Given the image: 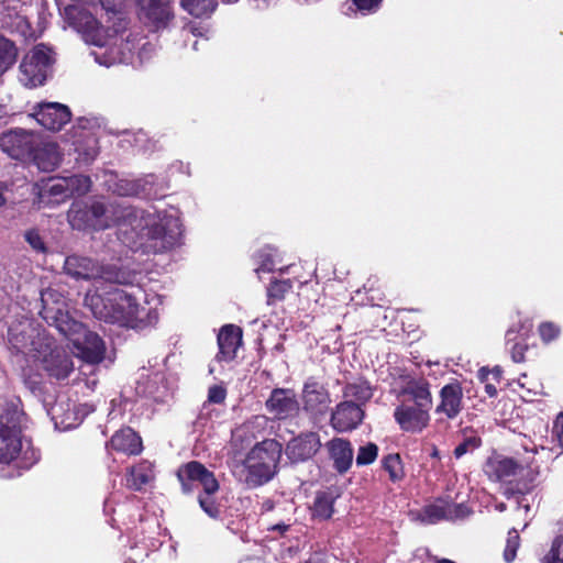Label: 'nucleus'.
I'll list each match as a JSON object with an SVG mask.
<instances>
[{
	"instance_id": "9",
	"label": "nucleus",
	"mask_w": 563,
	"mask_h": 563,
	"mask_svg": "<svg viewBox=\"0 0 563 563\" xmlns=\"http://www.w3.org/2000/svg\"><path fill=\"white\" fill-rule=\"evenodd\" d=\"M35 344V342H33ZM41 349L33 347L35 363H38L48 376L65 379L74 369L70 356L62 347L55 346L51 338H40L36 342Z\"/></svg>"
},
{
	"instance_id": "30",
	"label": "nucleus",
	"mask_w": 563,
	"mask_h": 563,
	"mask_svg": "<svg viewBox=\"0 0 563 563\" xmlns=\"http://www.w3.org/2000/svg\"><path fill=\"white\" fill-rule=\"evenodd\" d=\"M406 400L415 402V406L431 409L432 397L429 383L424 379H412L407 383L402 390Z\"/></svg>"
},
{
	"instance_id": "63",
	"label": "nucleus",
	"mask_w": 563,
	"mask_h": 563,
	"mask_svg": "<svg viewBox=\"0 0 563 563\" xmlns=\"http://www.w3.org/2000/svg\"><path fill=\"white\" fill-rule=\"evenodd\" d=\"M42 301H46L45 294L42 296Z\"/></svg>"
},
{
	"instance_id": "56",
	"label": "nucleus",
	"mask_w": 563,
	"mask_h": 563,
	"mask_svg": "<svg viewBox=\"0 0 563 563\" xmlns=\"http://www.w3.org/2000/svg\"><path fill=\"white\" fill-rule=\"evenodd\" d=\"M7 189V186L4 183L0 181V207L5 205V198L3 196L4 191Z\"/></svg>"
},
{
	"instance_id": "18",
	"label": "nucleus",
	"mask_w": 563,
	"mask_h": 563,
	"mask_svg": "<svg viewBox=\"0 0 563 563\" xmlns=\"http://www.w3.org/2000/svg\"><path fill=\"white\" fill-rule=\"evenodd\" d=\"M107 184L110 191L121 197L139 195L150 196L152 194L151 186L154 184V178L153 176H147L144 179H126L111 175Z\"/></svg>"
},
{
	"instance_id": "22",
	"label": "nucleus",
	"mask_w": 563,
	"mask_h": 563,
	"mask_svg": "<svg viewBox=\"0 0 563 563\" xmlns=\"http://www.w3.org/2000/svg\"><path fill=\"white\" fill-rule=\"evenodd\" d=\"M142 16L156 27L164 26L173 18L170 0H137Z\"/></svg>"
},
{
	"instance_id": "34",
	"label": "nucleus",
	"mask_w": 563,
	"mask_h": 563,
	"mask_svg": "<svg viewBox=\"0 0 563 563\" xmlns=\"http://www.w3.org/2000/svg\"><path fill=\"white\" fill-rule=\"evenodd\" d=\"M44 194H47L54 202H60L66 198L70 197L68 189L67 177H54L49 178L43 189Z\"/></svg>"
},
{
	"instance_id": "10",
	"label": "nucleus",
	"mask_w": 563,
	"mask_h": 563,
	"mask_svg": "<svg viewBox=\"0 0 563 563\" xmlns=\"http://www.w3.org/2000/svg\"><path fill=\"white\" fill-rule=\"evenodd\" d=\"M65 272L76 279H103L110 283L126 284L130 282L125 273L115 267H103L89 257L71 255L65 260Z\"/></svg>"
},
{
	"instance_id": "49",
	"label": "nucleus",
	"mask_w": 563,
	"mask_h": 563,
	"mask_svg": "<svg viewBox=\"0 0 563 563\" xmlns=\"http://www.w3.org/2000/svg\"><path fill=\"white\" fill-rule=\"evenodd\" d=\"M518 465L514 460L505 459L498 463L497 473L500 478L516 475L518 473Z\"/></svg>"
},
{
	"instance_id": "21",
	"label": "nucleus",
	"mask_w": 563,
	"mask_h": 563,
	"mask_svg": "<svg viewBox=\"0 0 563 563\" xmlns=\"http://www.w3.org/2000/svg\"><path fill=\"white\" fill-rule=\"evenodd\" d=\"M71 145L84 163L95 159L98 155L97 137L82 122L73 130Z\"/></svg>"
},
{
	"instance_id": "43",
	"label": "nucleus",
	"mask_w": 563,
	"mask_h": 563,
	"mask_svg": "<svg viewBox=\"0 0 563 563\" xmlns=\"http://www.w3.org/2000/svg\"><path fill=\"white\" fill-rule=\"evenodd\" d=\"M543 563H563V536H558L545 554Z\"/></svg>"
},
{
	"instance_id": "20",
	"label": "nucleus",
	"mask_w": 563,
	"mask_h": 563,
	"mask_svg": "<svg viewBox=\"0 0 563 563\" xmlns=\"http://www.w3.org/2000/svg\"><path fill=\"white\" fill-rule=\"evenodd\" d=\"M470 514V509L463 504H451L445 500H438L423 510L422 520L427 523H434L441 519H460Z\"/></svg>"
},
{
	"instance_id": "27",
	"label": "nucleus",
	"mask_w": 563,
	"mask_h": 563,
	"mask_svg": "<svg viewBox=\"0 0 563 563\" xmlns=\"http://www.w3.org/2000/svg\"><path fill=\"white\" fill-rule=\"evenodd\" d=\"M441 402L437 411L443 412L448 418L456 417L462 409L463 391L459 383H451L440 391Z\"/></svg>"
},
{
	"instance_id": "52",
	"label": "nucleus",
	"mask_w": 563,
	"mask_h": 563,
	"mask_svg": "<svg viewBox=\"0 0 563 563\" xmlns=\"http://www.w3.org/2000/svg\"><path fill=\"white\" fill-rule=\"evenodd\" d=\"M526 346L521 343H515L510 349L511 358L516 363H520L525 358Z\"/></svg>"
},
{
	"instance_id": "2",
	"label": "nucleus",
	"mask_w": 563,
	"mask_h": 563,
	"mask_svg": "<svg viewBox=\"0 0 563 563\" xmlns=\"http://www.w3.org/2000/svg\"><path fill=\"white\" fill-rule=\"evenodd\" d=\"M85 305L97 319L132 329H143L158 320L157 309L148 306V297L141 289L129 292L115 288L106 298L89 291Z\"/></svg>"
},
{
	"instance_id": "11",
	"label": "nucleus",
	"mask_w": 563,
	"mask_h": 563,
	"mask_svg": "<svg viewBox=\"0 0 563 563\" xmlns=\"http://www.w3.org/2000/svg\"><path fill=\"white\" fill-rule=\"evenodd\" d=\"M36 330L32 327L29 321H21L16 324H12L9 328L8 341L10 347L16 353L24 354L29 360L34 361V354L36 351H32L33 347L41 349L40 344H33L37 342L40 338H48L45 334L36 333Z\"/></svg>"
},
{
	"instance_id": "51",
	"label": "nucleus",
	"mask_w": 563,
	"mask_h": 563,
	"mask_svg": "<svg viewBox=\"0 0 563 563\" xmlns=\"http://www.w3.org/2000/svg\"><path fill=\"white\" fill-rule=\"evenodd\" d=\"M227 390L223 386L214 385L209 388L208 399L213 404H221L224 401Z\"/></svg>"
},
{
	"instance_id": "48",
	"label": "nucleus",
	"mask_w": 563,
	"mask_h": 563,
	"mask_svg": "<svg viewBox=\"0 0 563 563\" xmlns=\"http://www.w3.org/2000/svg\"><path fill=\"white\" fill-rule=\"evenodd\" d=\"M481 445V440L478 438L472 437L466 439L464 442L460 443L455 450L454 455L456 459L462 457L468 451H473Z\"/></svg>"
},
{
	"instance_id": "55",
	"label": "nucleus",
	"mask_w": 563,
	"mask_h": 563,
	"mask_svg": "<svg viewBox=\"0 0 563 563\" xmlns=\"http://www.w3.org/2000/svg\"><path fill=\"white\" fill-rule=\"evenodd\" d=\"M503 376V369L500 366H495L494 368L489 369V377L495 383H499Z\"/></svg>"
},
{
	"instance_id": "37",
	"label": "nucleus",
	"mask_w": 563,
	"mask_h": 563,
	"mask_svg": "<svg viewBox=\"0 0 563 563\" xmlns=\"http://www.w3.org/2000/svg\"><path fill=\"white\" fill-rule=\"evenodd\" d=\"M345 396L365 402L372 398L373 393L367 383L350 384L345 387Z\"/></svg>"
},
{
	"instance_id": "33",
	"label": "nucleus",
	"mask_w": 563,
	"mask_h": 563,
	"mask_svg": "<svg viewBox=\"0 0 563 563\" xmlns=\"http://www.w3.org/2000/svg\"><path fill=\"white\" fill-rule=\"evenodd\" d=\"M333 501L334 498L331 494L318 493L311 507L312 516L321 520L329 519L333 514Z\"/></svg>"
},
{
	"instance_id": "32",
	"label": "nucleus",
	"mask_w": 563,
	"mask_h": 563,
	"mask_svg": "<svg viewBox=\"0 0 563 563\" xmlns=\"http://www.w3.org/2000/svg\"><path fill=\"white\" fill-rule=\"evenodd\" d=\"M184 10L189 14L201 18L210 15L217 8V0H180Z\"/></svg>"
},
{
	"instance_id": "16",
	"label": "nucleus",
	"mask_w": 563,
	"mask_h": 563,
	"mask_svg": "<svg viewBox=\"0 0 563 563\" xmlns=\"http://www.w3.org/2000/svg\"><path fill=\"white\" fill-rule=\"evenodd\" d=\"M364 412L360 405L343 401L335 407L331 416V424L338 432L355 429L363 420Z\"/></svg>"
},
{
	"instance_id": "61",
	"label": "nucleus",
	"mask_w": 563,
	"mask_h": 563,
	"mask_svg": "<svg viewBox=\"0 0 563 563\" xmlns=\"http://www.w3.org/2000/svg\"><path fill=\"white\" fill-rule=\"evenodd\" d=\"M512 334V331H508L506 336H507V340L510 341V335Z\"/></svg>"
},
{
	"instance_id": "7",
	"label": "nucleus",
	"mask_w": 563,
	"mask_h": 563,
	"mask_svg": "<svg viewBox=\"0 0 563 563\" xmlns=\"http://www.w3.org/2000/svg\"><path fill=\"white\" fill-rule=\"evenodd\" d=\"M177 475L185 490H190L187 482H197L202 486L205 494L199 496V505L209 517L218 518L220 507L212 495L218 492L219 483L213 474L202 464L190 462L179 468Z\"/></svg>"
},
{
	"instance_id": "57",
	"label": "nucleus",
	"mask_w": 563,
	"mask_h": 563,
	"mask_svg": "<svg viewBox=\"0 0 563 563\" xmlns=\"http://www.w3.org/2000/svg\"><path fill=\"white\" fill-rule=\"evenodd\" d=\"M255 2L256 8L263 9L267 5H269L275 0H253Z\"/></svg>"
},
{
	"instance_id": "58",
	"label": "nucleus",
	"mask_w": 563,
	"mask_h": 563,
	"mask_svg": "<svg viewBox=\"0 0 563 563\" xmlns=\"http://www.w3.org/2000/svg\"><path fill=\"white\" fill-rule=\"evenodd\" d=\"M525 498H522L519 503H518V511H521V510H525V512H528L529 509H530V506L529 504L525 503Z\"/></svg>"
},
{
	"instance_id": "19",
	"label": "nucleus",
	"mask_w": 563,
	"mask_h": 563,
	"mask_svg": "<svg viewBox=\"0 0 563 563\" xmlns=\"http://www.w3.org/2000/svg\"><path fill=\"white\" fill-rule=\"evenodd\" d=\"M320 445V439L317 433H302L287 444L286 454L292 462L305 461L312 457L318 452Z\"/></svg>"
},
{
	"instance_id": "60",
	"label": "nucleus",
	"mask_w": 563,
	"mask_h": 563,
	"mask_svg": "<svg viewBox=\"0 0 563 563\" xmlns=\"http://www.w3.org/2000/svg\"><path fill=\"white\" fill-rule=\"evenodd\" d=\"M496 509L501 512L506 509V506H505V504L501 503V504L496 505Z\"/></svg>"
},
{
	"instance_id": "59",
	"label": "nucleus",
	"mask_w": 563,
	"mask_h": 563,
	"mask_svg": "<svg viewBox=\"0 0 563 563\" xmlns=\"http://www.w3.org/2000/svg\"><path fill=\"white\" fill-rule=\"evenodd\" d=\"M273 530H278L279 532H285L287 529H288V526L285 525V523H278V525H275L273 528Z\"/></svg>"
},
{
	"instance_id": "53",
	"label": "nucleus",
	"mask_w": 563,
	"mask_h": 563,
	"mask_svg": "<svg viewBox=\"0 0 563 563\" xmlns=\"http://www.w3.org/2000/svg\"><path fill=\"white\" fill-rule=\"evenodd\" d=\"M100 3L107 12L117 13L120 11L123 0H100Z\"/></svg>"
},
{
	"instance_id": "23",
	"label": "nucleus",
	"mask_w": 563,
	"mask_h": 563,
	"mask_svg": "<svg viewBox=\"0 0 563 563\" xmlns=\"http://www.w3.org/2000/svg\"><path fill=\"white\" fill-rule=\"evenodd\" d=\"M242 343V331L233 324L224 325L218 334L219 361H232Z\"/></svg>"
},
{
	"instance_id": "24",
	"label": "nucleus",
	"mask_w": 563,
	"mask_h": 563,
	"mask_svg": "<svg viewBox=\"0 0 563 563\" xmlns=\"http://www.w3.org/2000/svg\"><path fill=\"white\" fill-rule=\"evenodd\" d=\"M47 413L51 416L55 427L59 430H69L80 423V418L75 410V405L66 399H58L48 409Z\"/></svg>"
},
{
	"instance_id": "36",
	"label": "nucleus",
	"mask_w": 563,
	"mask_h": 563,
	"mask_svg": "<svg viewBox=\"0 0 563 563\" xmlns=\"http://www.w3.org/2000/svg\"><path fill=\"white\" fill-rule=\"evenodd\" d=\"M383 467L388 473L389 479L394 483L405 477V470L399 454H388L383 459Z\"/></svg>"
},
{
	"instance_id": "5",
	"label": "nucleus",
	"mask_w": 563,
	"mask_h": 563,
	"mask_svg": "<svg viewBox=\"0 0 563 563\" xmlns=\"http://www.w3.org/2000/svg\"><path fill=\"white\" fill-rule=\"evenodd\" d=\"M282 455V445L275 440L257 443L241 465H236L234 474L250 487L267 483L274 476Z\"/></svg>"
},
{
	"instance_id": "44",
	"label": "nucleus",
	"mask_w": 563,
	"mask_h": 563,
	"mask_svg": "<svg viewBox=\"0 0 563 563\" xmlns=\"http://www.w3.org/2000/svg\"><path fill=\"white\" fill-rule=\"evenodd\" d=\"M539 334L544 343H550L559 338L561 329L558 324L547 321L539 325Z\"/></svg>"
},
{
	"instance_id": "45",
	"label": "nucleus",
	"mask_w": 563,
	"mask_h": 563,
	"mask_svg": "<svg viewBox=\"0 0 563 563\" xmlns=\"http://www.w3.org/2000/svg\"><path fill=\"white\" fill-rule=\"evenodd\" d=\"M25 241L37 253H45L46 245L36 230H27L24 234Z\"/></svg>"
},
{
	"instance_id": "12",
	"label": "nucleus",
	"mask_w": 563,
	"mask_h": 563,
	"mask_svg": "<svg viewBox=\"0 0 563 563\" xmlns=\"http://www.w3.org/2000/svg\"><path fill=\"white\" fill-rule=\"evenodd\" d=\"M37 142V136L29 131L15 129L0 136V148L13 158L31 155Z\"/></svg>"
},
{
	"instance_id": "47",
	"label": "nucleus",
	"mask_w": 563,
	"mask_h": 563,
	"mask_svg": "<svg viewBox=\"0 0 563 563\" xmlns=\"http://www.w3.org/2000/svg\"><path fill=\"white\" fill-rule=\"evenodd\" d=\"M290 288V285L287 282H275L272 283L267 289L268 303H271L272 299H280L284 294Z\"/></svg>"
},
{
	"instance_id": "1",
	"label": "nucleus",
	"mask_w": 563,
	"mask_h": 563,
	"mask_svg": "<svg viewBox=\"0 0 563 563\" xmlns=\"http://www.w3.org/2000/svg\"><path fill=\"white\" fill-rule=\"evenodd\" d=\"M120 216L113 206L93 202L88 209L73 205L68 220L73 228L91 227L101 230L118 222V239L129 249L144 252H162L174 246L181 235L180 212L175 207L162 211H143L130 208L120 209Z\"/></svg>"
},
{
	"instance_id": "13",
	"label": "nucleus",
	"mask_w": 563,
	"mask_h": 563,
	"mask_svg": "<svg viewBox=\"0 0 563 563\" xmlns=\"http://www.w3.org/2000/svg\"><path fill=\"white\" fill-rule=\"evenodd\" d=\"M32 117L45 129L59 131L70 121L69 109L58 102H44L34 107Z\"/></svg>"
},
{
	"instance_id": "42",
	"label": "nucleus",
	"mask_w": 563,
	"mask_h": 563,
	"mask_svg": "<svg viewBox=\"0 0 563 563\" xmlns=\"http://www.w3.org/2000/svg\"><path fill=\"white\" fill-rule=\"evenodd\" d=\"M67 183L70 196L84 195L90 188V179L82 175L67 177Z\"/></svg>"
},
{
	"instance_id": "8",
	"label": "nucleus",
	"mask_w": 563,
	"mask_h": 563,
	"mask_svg": "<svg viewBox=\"0 0 563 563\" xmlns=\"http://www.w3.org/2000/svg\"><path fill=\"white\" fill-rule=\"evenodd\" d=\"M54 60V54L49 47L44 44L36 45L24 56L20 65V81L29 88L43 85Z\"/></svg>"
},
{
	"instance_id": "4",
	"label": "nucleus",
	"mask_w": 563,
	"mask_h": 563,
	"mask_svg": "<svg viewBox=\"0 0 563 563\" xmlns=\"http://www.w3.org/2000/svg\"><path fill=\"white\" fill-rule=\"evenodd\" d=\"M25 421L18 399L0 401V463L19 460L22 467H30L38 460V452L22 435Z\"/></svg>"
},
{
	"instance_id": "17",
	"label": "nucleus",
	"mask_w": 563,
	"mask_h": 563,
	"mask_svg": "<svg viewBox=\"0 0 563 563\" xmlns=\"http://www.w3.org/2000/svg\"><path fill=\"white\" fill-rule=\"evenodd\" d=\"M429 410L423 407L402 404L395 410V419L402 430L419 432L429 423Z\"/></svg>"
},
{
	"instance_id": "39",
	"label": "nucleus",
	"mask_w": 563,
	"mask_h": 563,
	"mask_svg": "<svg viewBox=\"0 0 563 563\" xmlns=\"http://www.w3.org/2000/svg\"><path fill=\"white\" fill-rule=\"evenodd\" d=\"M378 454V448L374 443H366L362 446H360L357 455H356V464L358 466H364L372 464L376 459Z\"/></svg>"
},
{
	"instance_id": "28",
	"label": "nucleus",
	"mask_w": 563,
	"mask_h": 563,
	"mask_svg": "<svg viewBox=\"0 0 563 563\" xmlns=\"http://www.w3.org/2000/svg\"><path fill=\"white\" fill-rule=\"evenodd\" d=\"M36 166L43 172L54 170L62 161V154L57 144L43 142L31 154Z\"/></svg>"
},
{
	"instance_id": "46",
	"label": "nucleus",
	"mask_w": 563,
	"mask_h": 563,
	"mask_svg": "<svg viewBox=\"0 0 563 563\" xmlns=\"http://www.w3.org/2000/svg\"><path fill=\"white\" fill-rule=\"evenodd\" d=\"M477 377L485 385V391L489 397L497 396V384L489 377V368L482 367L477 373Z\"/></svg>"
},
{
	"instance_id": "35",
	"label": "nucleus",
	"mask_w": 563,
	"mask_h": 563,
	"mask_svg": "<svg viewBox=\"0 0 563 563\" xmlns=\"http://www.w3.org/2000/svg\"><path fill=\"white\" fill-rule=\"evenodd\" d=\"M18 49L15 45L7 40L0 38V73L3 75L16 60Z\"/></svg>"
},
{
	"instance_id": "38",
	"label": "nucleus",
	"mask_w": 563,
	"mask_h": 563,
	"mask_svg": "<svg viewBox=\"0 0 563 563\" xmlns=\"http://www.w3.org/2000/svg\"><path fill=\"white\" fill-rule=\"evenodd\" d=\"M276 254L273 249L266 247L257 254L256 273H266L275 269L276 266Z\"/></svg>"
},
{
	"instance_id": "29",
	"label": "nucleus",
	"mask_w": 563,
	"mask_h": 563,
	"mask_svg": "<svg viewBox=\"0 0 563 563\" xmlns=\"http://www.w3.org/2000/svg\"><path fill=\"white\" fill-rule=\"evenodd\" d=\"M110 446L125 454H139L142 451V441L132 429L125 428L112 435Z\"/></svg>"
},
{
	"instance_id": "40",
	"label": "nucleus",
	"mask_w": 563,
	"mask_h": 563,
	"mask_svg": "<svg viewBox=\"0 0 563 563\" xmlns=\"http://www.w3.org/2000/svg\"><path fill=\"white\" fill-rule=\"evenodd\" d=\"M163 380V376L159 373H155L145 385L144 383H137V391L147 396H152L155 399H161L158 383Z\"/></svg>"
},
{
	"instance_id": "62",
	"label": "nucleus",
	"mask_w": 563,
	"mask_h": 563,
	"mask_svg": "<svg viewBox=\"0 0 563 563\" xmlns=\"http://www.w3.org/2000/svg\"><path fill=\"white\" fill-rule=\"evenodd\" d=\"M223 1L227 3H233V2H236L238 0H223Z\"/></svg>"
},
{
	"instance_id": "31",
	"label": "nucleus",
	"mask_w": 563,
	"mask_h": 563,
	"mask_svg": "<svg viewBox=\"0 0 563 563\" xmlns=\"http://www.w3.org/2000/svg\"><path fill=\"white\" fill-rule=\"evenodd\" d=\"M154 466L148 461H142L133 466L126 475V485L130 488L140 490L154 479Z\"/></svg>"
},
{
	"instance_id": "15",
	"label": "nucleus",
	"mask_w": 563,
	"mask_h": 563,
	"mask_svg": "<svg viewBox=\"0 0 563 563\" xmlns=\"http://www.w3.org/2000/svg\"><path fill=\"white\" fill-rule=\"evenodd\" d=\"M266 408L277 419H287L297 415L299 405L291 389H274L266 401Z\"/></svg>"
},
{
	"instance_id": "50",
	"label": "nucleus",
	"mask_w": 563,
	"mask_h": 563,
	"mask_svg": "<svg viewBox=\"0 0 563 563\" xmlns=\"http://www.w3.org/2000/svg\"><path fill=\"white\" fill-rule=\"evenodd\" d=\"M383 0H354L358 11L363 14L373 13L378 10Z\"/></svg>"
},
{
	"instance_id": "26",
	"label": "nucleus",
	"mask_w": 563,
	"mask_h": 563,
	"mask_svg": "<svg viewBox=\"0 0 563 563\" xmlns=\"http://www.w3.org/2000/svg\"><path fill=\"white\" fill-rule=\"evenodd\" d=\"M268 419L265 416H254L232 431V443L243 448L256 439L267 428Z\"/></svg>"
},
{
	"instance_id": "14",
	"label": "nucleus",
	"mask_w": 563,
	"mask_h": 563,
	"mask_svg": "<svg viewBox=\"0 0 563 563\" xmlns=\"http://www.w3.org/2000/svg\"><path fill=\"white\" fill-rule=\"evenodd\" d=\"M302 408L313 417L323 416L330 404V395L325 387L313 379L305 383L301 394Z\"/></svg>"
},
{
	"instance_id": "54",
	"label": "nucleus",
	"mask_w": 563,
	"mask_h": 563,
	"mask_svg": "<svg viewBox=\"0 0 563 563\" xmlns=\"http://www.w3.org/2000/svg\"><path fill=\"white\" fill-rule=\"evenodd\" d=\"M554 432L560 443L563 445V412L555 420Z\"/></svg>"
},
{
	"instance_id": "41",
	"label": "nucleus",
	"mask_w": 563,
	"mask_h": 563,
	"mask_svg": "<svg viewBox=\"0 0 563 563\" xmlns=\"http://www.w3.org/2000/svg\"><path fill=\"white\" fill-rule=\"evenodd\" d=\"M519 544L520 538L518 531L516 529L509 530L506 541V548L504 551V559L507 563H510L515 560Z\"/></svg>"
},
{
	"instance_id": "3",
	"label": "nucleus",
	"mask_w": 563,
	"mask_h": 563,
	"mask_svg": "<svg viewBox=\"0 0 563 563\" xmlns=\"http://www.w3.org/2000/svg\"><path fill=\"white\" fill-rule=\"evenodd\" d=\"M65 22L81 34L86 43L93 45L91 51L96 63L104 67L130 60L132 49L117 34H110L99 26L93 15L80 5L73 4L64 8Z\"/></svg>"
},
{
	"instance_id": "25",
	"label": "nucleus",
	"mask_w": 563,
	"mask_h": 563,
	"mask_svg": "<svg viewBox=\"0 0 563 563\" xmlns=\"http://www.w3.org/2000/svg\"><path fill=\"white\" fill-rule=\"evenodd\" d=\"M333 467L341 474L347 472L353 463L354 452L351 443L342 438H334L325 444Z\"/></svg>"
},
{
	"instance_id": "6",
	"label": "nucleus",
	"mask_w": 563,
	"mask_h": 563,
	"mask_svg": "<svg viewBox=\"0 0 563 563\" xmlns=\"http://www.w3.org/2000/svg\"><path fill=\"white\" fill-rule=\"evenodd\" d=\"M55 318L56 329L64 334L74 349V354L87 363L96 364L103 360L106 346L98 334L60 310Z\"/></svg>"
}]
</instances>
